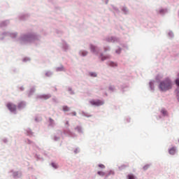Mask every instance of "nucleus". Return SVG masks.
Wrapping results in <instances>:
<instances>
[{
    "label": "nucleus",
    "instance_id": "obj_1",
    "mask_svg": "<svg viewBox=\"0 0 179 179\" xmlns=\"http://www.w3.org/2000/svg\"><path fill=\"white\" fill-rule=\"evenodd\" d=\"M171 87H172L171 81L169 79L164 80V81L161 82L159 84V89L162 92L170 90Z\"/></svg>",
    "mask_w": 179,
    "mask_h": 179
},
{
    "label": "nucleus",
    "instance_id": "obj_2",
    "mask_svg": "<svg viewBox=\"0 0 179 179\" xmlns=\"http://www.w3.org/2000/svg\"><path fill=\"white\" fill-rule=\"evenodd\" d=\"M90 104H92V106H95L96 107H99L100 106H103V104H104V102L100 99L98 100H91L90 101Z\"/></svg>",
    "mask_w": 179,
    "mask_h": 179
},
{
    "label": "nucleus",
    "instance_id": "obj_3",
    "mask_svg": "<svg viewBox=\"0 0 179 179\" xmlns=\"http://www.w3.org/2000/svg\"><path fill=\"white\" fill-rule=\"evenodd\" d=\"M6 107L11 111V113L16 111V105L12 103H8Z\"/></svg>",
    "mask_w": 179,
    "mask_h": 179
},
{
    "label": "nucleus",
    "instance_id": "obj_4",
    "mask_svg": "<svg viewBox=\"0 0 179 179\" xmlns=\"http://www.w3.org/2000/svg\"><path fill=\"white\" fill-rule=\"evenodd\" d=\"M170 155H175L176 154V148L173 147L169 150Z\"/></svg>",
    "mask_w": 179,
    "mask_h": 179
},
{
    "label": "nucleus",
    "instance_id": "obj_5",
    "mask_svg": "<svg viewBox=\"0 0 179 179\" xmlns=\"http://www.w3.org/2000/svg\"><path fill=\"white\" fill-rule=\"evenodd\" d=\"M108 58H110V56H103V55H101V61H106V59H108Z\"/></svg>",
    "mask_w": 179,
    "mask_h": 179
},
{
    "label": "nucleus",
    "instance_id": "obj_6",
    "mask_svg": "<svg viewBox=\"0 0 179 179\" xmlns=\"http://www.w3.org/2000/svg\"><path fill=\"white\" fill-rule=\"evenodd\" d=\"M96 46L93 45H91L90 46V50L92 52H96Z\"/></svg>",
    "mask_w": 179,
    "mask_h": 179
},
{
    "label": "nucleus",
    "instance_id": "obj_7",
    "mask_svg": "<svg viewBox=\"0 0 179 179\" xmlns=\"http://www.w3.org/2000/svg\"><path fill=\"white\" fill-rule=\"evenodd\" d=\"M22 107H24V103L20 102L18 103V108H22Z\"/></svg>",
    "mask_w": 179,
    "mask_h": 179
},
{
    "label": "nucleus",
    "instance_id": "obj_8",
    "mask_svg": "<svg viewBox=\"0 0 179 179\" xmlns=\"http://www.w3.org/2000/svg\"><path fill=\"white\" fill-rule=\"evenodd\" d=\"M63 111H69V107L67 106H63Z\"/></svg>",
    "mask_w": 179,
    "mask_h": 179
},
{
    "label": "nucleus",
    "instance_id": "obj_9",
    "mask_svg": "<svg viewBox=\"0 0 179 179\" xmlns=\"http://www.w3.org/2000/svg\"><path fill=\"white\" fill-rule=\"evenodd\" d=\"M99 176H101V177L104 176L106 173L103 171H98Z\"/></svg>",
    "mask_w": 179,
    "mask_h": 179
},
{
    "label": "nucleus",
    "instance_id": "obj_10",
    "mask_svg": "<svg viewBox=\"0 0 179 179\" xmlns=\"http://www.w3.org/2000/svg\"><path fill=\"white\" fill-rule=\"evenodd\" d=\"M128 179H135V176L132 174L128 175Z\"/></svg>",
    "mask_w": 179,
    "mask_h": 179
},
{
    "label": "nucleus",
    "instance_id": "obj_11",
    "mask_svg": "<svg viewBox=\"0 0 179 179\" xmlns=\"http://www.w3.org/2000/svg\"><path fill=\"white\" fill-rule=\"evenodd\" d=\"M161 113L164 115H167V111L164 109H162L161 110Z\"/></svg>",
    "mask_w": 179,
    "mask_h": 179
},
{
    "label": "nucleus",
    "instance_id": "obj_12",
    "mask_svg": "<svg viewBox=\"0 0 179 179\" xmlns=\"http://www.w3.org/2000/svg\"><path fill=\"white\" fill-rule=\"evenodd\" d=\"M109 65H110V66H117V64H116L115 63L113 62H110L109 63Z\"/></svg>",
    "mask_w": 179,
    "mask_h": 179
},
{
    "label": "nucleus",
    "instance_id": "obj_13",
    "mask_svg": "<svg viewBox=\"0 0 179 179\" xmlns=\"http://www.w3.org/2000/svg\"><path fill=\"white\" fill-rule=\"evenodd\" d=\"M86 55H87V52H85V51L82 52L83 57H86Z\"/></svg>",
    "mask_w": 179,
    "mask_h": 179
},
{
    "label": "nucleus",
    "instance_id": "obj_14",
    "mask_svg": "<svg viewBox=\"0 0 179 179\" xmlns=\"http://www.w3.org/2000/svg\"><path fill=\"white\" fill-rule=\"evenodd\" d=\"M51 97V96L50 95H44L43 96V99H45L47 100V99H50Z\"/></svg>",
    "mask_w": 179,
    "mask_h": 179
},
{
    "label": "nucleus",
    "instance_id": "obj_15",
    "mask_svg": "<svg viewBox=\"0 0 179 179\" xmlns=\"http://www.w3.org/2000/svg\"><path fill=\"white\" fill-rule=\"evenodd\" d=\"M90 75H91V76H94V78H96V76H97V74H96V73H91Z\"/></svg>",
    "mask_w": 179,
    "mask_h": 179
},
{
    "label": "nucleus",
    "instance_id": "obj_16",
    "mask_svg": "<svg viewBox=\"0 0 179 179\" xmlns=\"http://www.w3.org/2000/svg\"><path fill=\"white\" fill-rule=\"evenodd\" d=\"M99 167H100L101 169H106V166H104L103 164H99Z\"/></svg>",
    "mask_w": 179,
    "mask_h": 179
},
{
    "label": "nucleus",
    "instance_id": "obj_17",
    "mask_svg": "<svg viewBox=\"0 0 179 179\" xmlns=\"http://www.w3.org/2000/svg\"><path fill=\"white\" fill-rule=\"evenodd\" d=\"M176 83L177 86H178V87H179V78L176 79Z\"/></svg>",
    "mask_w": 179,
    "mask_h": 179
},
{
    "label": "nucleus",
    "instance_id": "obj_18",
    "mask_svg": "<svg viewBox=\"0 0 179 179\" xmlns=\"http://www.w3.org/2000/svg\"><path fill=\"white\" fill-rule=\"evenodd\" d=\"M52 167H54V169H57V164H55V163H52Z\"/></svg>",
    "mask_w": 179,
    "mask_h": 179
},
{
    "label": "nucleus",
    "instance_id": "obj_19",
    "mask_svg": "<svg viewBox=\"0 0 179 179\" xmlns=\"http://www.w3.org/2000/svg\"><path fill=\"white\" fill-rule=\"evenodd\" d=\"M120 52H121V50L120 49L119 51L118 50H116V53L117 54H120Z\"/></svg>",
    "mask_w": 179,
    "mask_h": 179
},
{
    "label": "nucleus",
    "instance_id": "obj_20",
    "mask_svg": "<svg viewBox=\"0 0 179 179\" xmlns=\"http://www.w3.org/2000/svg\"><path fill=\"white\" fill-rule=\"evenodd\" d=\"M177 97H178V101H179V91H178V93H177Z\"/></svg>",
    "mask_w": 179,
    "mask_h": 179
},
{
    "label": "nucleus",
    "instance_id": "obj_21",
    "mask_svg": "<svg viewBox=\"0 0 179 179\" xmlns=\"http://www.w3.org/2000/svg\"><path fill=\"white\" fill-rule=\"evenodd\" d=\"M72 114H73V115H76V112H73Z\"/></svg>",
    "mask_w": 179,
    "mask_h": 179
},
{
    "label": "nucleus",
    "instance_id": "obj_22",
    "mask_svg": "<svg viewBox=\"0 0 179 179\" xmlns=\"http://www.w3.org/2000/svg\"><path fill=\"white\" fill-rule=\"evenodd\" d=\"M58 138L57 137H55V141H57Z\"/></svg>",
    "mask_w": 179,
    "mask_h": 179
},
{
    "label": "nucleus",
    "instance_id": "obj_23",
    "mask_svg": "<svg viewBox=\"0 0 179 179\" xmlns=\"http://www.w3.org/2000/svg\"><path fill=\"white\" fill-rule=\"evenodd\" d=\"M146 169H148V166H145L144 167V169L146 170Z\"/></svg>",
    "mask_w": 179,
    "mask_h": 179
},
{
    "label": "nucleus",
    "instance_id": "obj_24",
    "mask_svg": "<svg viewBox=\"0 0 179 179\" xmlns=\"http://www.w3.org/2000/svg\"><path fill=\"white\" fill-rule=\"evenodd\" d=\"M178 78H179V73L178 74Z\"/></svg>",
    "mask_w": 179,
    "mask_h": 179
},
{
    "label": "nucleus",
    "instance_id": "obj_25",
    "mask_svg": "<svg viewBox=\"0 0 179 179\" xmlns=\"http://www.w3.org/2000/svg\"><path fill=\"white\" fill-rule=\"evenodd\" d=\"M178 142H179V139H178Z\"/></svg>",
    "mask_w": 179,
    "mask_h": 179
}]
</instances>
